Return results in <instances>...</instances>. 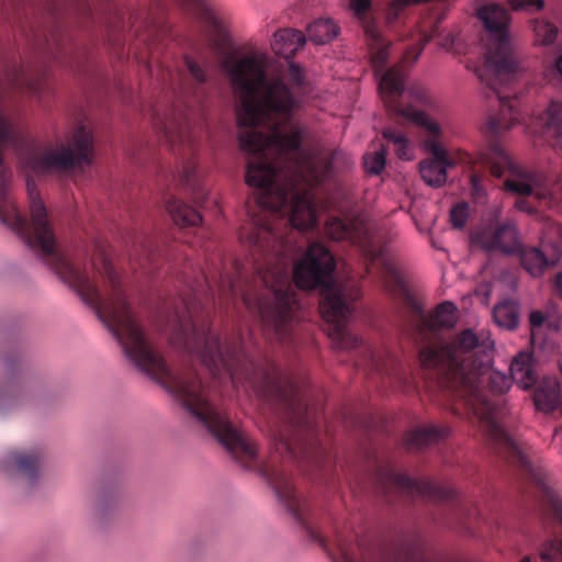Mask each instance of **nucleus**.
I'll return each instance as SVG.
<instances>
[{"instance_id":"nucleus-1","label":"nucleus","mask_w":562,"mask_h":562,"mask_svg":"<svg viewBox=\"0 0 562 562\" xmlns=\"http://www.w3.org/2000/svg\"><path fill=\"white\" fill-rule=\"evenodd\" d=\"M494 342L485 330L464 329L450 344L425 346L419 352L426 369H436L439 386L461 401L483 424L493 439L513 449L518 462L527 470L530 463L518 449L499 422L496 404L485 393H505L512 385L510 376L491 368Z\"/></svg>"},{"instance_id":"nucleus-2","label":"nucleus","mask_w":562,"mask_h":562,"mask_svg":"<svg viewBox=\"0 0 562 562\" xmlns=\"http://www.w3.org/2000/svg\"><path fill=\"white\" fill-rule=\"evenodd\" d=\"M336 262L331 252L321 243H312L304 256L293 266V280L297 288H322V312L330 324V337L338 348H356L360 339L347 325L351 317V302L358 292L349 285H340L333 279Z\"/></svg>"},{"instance_id":"nucleus-3","label":"nucleus","mask_w":562,"mask_h":562,"mask_svg":"<svg viewBox=\"0 0 562 562\" xmlns=\"http://www.w3.org/2000/svg\"><path fill=\"white\" fill-rule=\"evenodd\" d=\"M477 16L487 31L486 65L494 75L491 85L501 103L499 114L490 117L487 128L493 136H501L519 122V113L512 100L497 90V86H508L517 78L519 61L509 40L510 18L507 10L491 3L482 7Z\"/></svg>"},{"instance_id":"nucleus-4","label":"nucleus","mask_w":562,"mask_h":562,"mask_svg":"<svg viewBox=\"0 0 562 562\" xmlns=\"http://www.w3.org/2000/svg\"><path fill=\"white\" fill-rule=\"evenodd\" d=\"M405 89V72L401 66L392 67L381 75L379 90L387 106L398 116L413 122L422 128L427 138L424 140L425 148L432 155L419 164V171L423 180L430 187H441L447 181V169L453 166L447 150L440 143L442 130L440 124L426 112L414 106L400 105L397 98Z\"/></svg>"},{"instance_id":"nucleus-5","label":"nucleus","mask_w":562,"mask_h":562,"mask_svg":"<svg viewBox=\"0 0 562 562\" xmlns=\"http://www.w3.org/2000/svg\"><path fill=\"white\" fill-rule=\"evenodd\" d=\"M183 63L188 74L194 80V83L183 91V104L187 109L186 116L184 119L171 122H162L160 117H155L154 124L158 131L165 134L170 143L177 145L181 150L180 180L184 186L192 188L194 202L201 204L206 198V193L201 188H198L195 183L196 165L192 157L195 136L189 121L200 115L204 109L209 98V90L205 86L207 75L204 68L189 56L184 57Z\"/></svg>"},{"instance_id":"nucleus-6","label":"nucleus","mask_w":562,"mask_h":562,"mask_svg":"<svg viewBox=\"0 0 562 562\" xmlns=\"http://www.w3.org/2000/svg\"><path fill=\"white\" fill-rule=\"evenodd\" d=\"M92 134L79 126L66 140L43 145L25 158V167L38 175L70 176L92 161Z\"/></svg>"},{"instance_id":"nucleus-7","label":"nucleus","mask_w":562,"mask_h":562,"mask_svg":"<svg viewBox=\"0 0 562 562\" xmlns=\"http://www.w3.org/2000/svg\"><path fill=\"white\" fill-rule=\"evenodd\" d=\"M480 165L495 178H504V189L520 195L515 206L524 212L532 213L535 209L524 196L535 195L539 200H547L552 195L550 181L540 173L524 169L515 164L499 144H492L481 154Z\"/></svg>"},{"instance_id":"nucleus-8","label":"nucleus","mask_w":562,"mask_h":562,"mask_svg":"<svg viewBox=\"0 0 562 562\" xmlns=\"http://www.w3.org/2000/svg\"><path fill=\"white\" fill-rule=\"evenodd\" d=\"M316 541L334 560L341 562H461L435 559L416 544H406L389 552H379L362 542H353L350 537L340 531H337L333 539H324L316 535ZM520 562L530 561L528 558H524Z\"/></svg>"},{"instance_id":"nucleus-9","label":"nucleus","mask_w":562,"mask_h":562,"mask_svg":"<svg viewBox=\"0 0 562 562\" xmlns=\"http://www.w3.org/2000/svg\"><path fill=\"white\" fill-rule=\"evenodd\" d=\"M42 453L38 449H14L0 460V471L22 492L29 493L40 476Z\"/></svg>"},{"instance_id":"nucleus-10","label":"nucleus","mask_w":562,"mask_h":562,"mask_svg":"<svg viewBox=\"0 0 562 562\" xmlns=\"http://www.w3.org/2000/svg\"><path fill=\"white\" fill-rule=\"evenodd\" d=\"M378 481L385 492L395 488L411 496H423L432 501L450 499L456 493L451 487L440 486L424 479H412L392 469L381 470Z\"/></svg>"},{"instance_id":"nucleus-11","label":"nucleus","mask_w":562,"mask_h":562,"mask_svg":"<svg viewBox=\"0 0 562 562\" xmlns=\"http://www.w3.org/2000/svg\"><path fill=\"white\" fill-rule=\"evenodd\" d=\"M471 239L485 251L499 250L506 255L517 254L522 246L516 225L509 221L480 227Z\"/></svg>"},{"instance_id":"nucleus-12","label":"nucleus","mask_w":562,"mask_h":562,"mask_svg":"<svg viewBox=\"0 0 562 562\" xmlns=\"http://www.w3.org/2000/svg\"><path fill=\"white\" fill-rule=\"evenodd\" d=\"M540 494L543 507L555 521L559 532L562 533V499L548 484L540 483ZM542 562H562V540H551L541 551Z\"/></svg>"},{"instance_id":"nucleus-13","label":"nucleus","mask_w":562,"mask_h":562,"mask_svg":"<svg viewBox=\"0 0 562 562\" xmlns=\"http://www.w3.org/2000/svg\"><path fill=\"white\" fill-rule=\"evenodd\" d=\"M457 311L456 304L450 301L440 303L429 314L416 308L418 330L423 334L425 330L435 331L438 329L451 328L458 319Z\"/></svg>"},{"instance_id":"nucleus-14","label":"nucleus","mask_w":562,"mask_h":562,"mask_svg":"<svg viewBox=\"0 0 562 562\" xmlns=\"http://www.w3.org/2000/svg\"><path fill=\"white\" fill-rule=\"evenodd\" d=\"M438 20L430 29L429 33L422 32L418 36L417 46L408 49L404 56V61L413 64L420 56L424 46L431 40L438 38L439 46L443 49H451L454 46L456 35L451 31L440 30L438 26Z\"/></svg>"},{"instance_id":"nucleus-15","label":"nucleus","mask_w":562,"mask_h":562,"mask_svg":"<svg viewBox=\"0 0 562 562\" xmlns=\"http://www.w3.org/2000/svg\"><path fill=\"white\" fill-rule=\"evenodd\" d=\"M364 33L371 53L372 64L378 74L382 72L389 56L390 43L382 36L374 23L364 25Z\"/></svg>"},{"instance_id":"nucleus-16","label":"nucleus","mask_w":562,"mask_h":562,"mask_svg":"<svg viewBox=\"0 0 562 562\" xmlns=\"http://www.w3.org/2000/svg\"><path fill=\"white\" fill-rule=\"evenodd\" d=\"M509 371L512 383L516 382L521 390H527L536 384L537 376L532 366V358L529 353H518L513 359Z\"/></svg>"},{"instance_id":"nucleus-17","label":"nucleus","mask_w":562,"mask_h":562,"mask_svg":"<svg viewBox=\"0 0 562 562\" xmlns=\"http://www.w3.org/2000/svg\"><path fill=\"white\" fill-rule=\"evenodd\" d=\"M509 371L512 383L516 382L521 390H527L536 384L537 376L532 366V358L529 353H518L513 359Z\"/></svg>"},{"instance_id":"nucleus-18","label":"nucleus","mask_w":562,"mask_h":562,"mask_svg":"<svg viewBox=\"0 0 562 562\" xmlns=\"http://www.w3.org/2000/svg\"><path fill=\"white\" fill-rule=\"evenodd\" d=\"M32 394V389L24 382L10 381L0 387V415L24 403Z\"/></svg>"},{"instance_id":"nucleus-19","label":"nucleus","mask_w":562,"mask_h":562,"mask_svg":"<svg viewBox=\"0 0 562 562\" xmlns=\"http://www.w3.org/2000/svg\"><path fill=\"white\" fill-rule=\"evenodd\" d=\"M543 133L551 145L562 148V103L551 102L541 115Z\"/></svg>"},{"instance_id":"nucleus-20","label":"nucleus","mask_w":562,"mask_h":562,"mask_svg":"<svg viewBox=\"0 0 562 562\" xmlns=\"http://www.w3.org/2000/svg\"><path fill=\"white\" fill-rule=\"evenodd\" d=\"M449 429L447 427L429 425L412 430L406 438L408 448H424L447 437Z\"/></svg>"},{"instance_id":"nucleus-21","label":"nucleus","mask_w":562,"mask_h":562,"mask_svg":"<svg viewBox=\"0 0 562 562\" xmlns=\"http://www.w3.org/2000/svg\"><path fill=\"white\" fill-rule=\"evenodd\" d=\"M518 252L520 254V263L522 268L533 278L541 277L550 266L555 263L554 260L550 261L537 247H521Z\"/></svg>"},{"instance_id":"nucleus-22","label":"nucleus","mask_w":562,"mask_h":562,"mask_svg":"<svg viewBox=\"0 0 562 562\" xmlns=\"http://www.w3.org/2000/svg\"><path fill=\"white\" fill-rule=\"evenodd\" d=\"M561 389L555 380L544 381L535 392V405L543 412L554 411L561 403Z\"/></svg>"},{"instance_id":"nucleus-23","label":"nucleus","mask_w":562,"mask_h":562,"mask_svg":"<svg viewBox=\"0 0 562 562\" xmlns=\"http://www.w3.org/2000/svg\"><path fill=\"white\" fill-rule=\"evenodd\" d=\"M493 319L499 328L516 329L519 324L517 302L507 299L497 303L493 308Z\"/></svg>"},{"instance_id":"nucleus-24","label":"nucleus","mask_w":562,"mask_h":562,"mask_svg":"<svg viewBox=\"0 0 562 562\" xmlns=\"http://www.w3.org/2000/svg\"><path fill=\"white\" fill-rule=\"evenodd\" d=\"M339 27L330 18H319L306 27L308 40L316 45H323L338 35Z\"/></svg>"},{"instance_id":"nucleus-25","label":"nucleus","mask_w":562,"mask_h":562,"mask_svg":"<svg viewBox=\"0 0 562 562\" xmlns=\"http://www.w3.org/2000/svg\"><path fill=\"white\" fill-rule=\"evenodd\" d=\"M167 211L177 225L194 226L202 221L201 214L182 201L170 200Z\"/></svg>"},{"instance_id":"nucleus-26","label":"nucleus","mask_w":562,"mask_h":562,"mask_svg":"<svg viewBox=\"0 0 562 562\" xmlns=\"http://www.w3.org/2000/svg\"><path fill=\"white\" fill-rule=\"evenodd\" d=\"M326 233L334 240H350L358 243V232L356 227L340 218H330L326 224Z\"/></svg>"},{"instance_id":"nucleus-27","label":"nucleus","mask_w":562,"mask_h":562,"mask_svg":"<svg viewBox=\"0 0 562 562\" xmlns=\"http://www.w3.org/2000/svg\"><path fill=\"white\" fill-rule=\"evenodd\" d=\"M383 137L395 147V154L400 159L409 160L412 158L409 151V139L406 135L396 130L395 127L389 126L383 131Z\"/></svg>"},{"instance_id":"nucleus-28","label":"nucleus","mask_w":562,"mask_h":562,"mask_svg":"<svg viewBox=\"0 0 562 562\" xmlns=\"http://www.w3.org/2000/svg\"><path fill=\"white\" fill-rule=\"evenodd\" d=\"M533 32L537 42L541 45L552 44L558 35V29L547 21H536Z\"/></svg>"},{"instance_id":"nucleus-29","label":"nucleus","mask_w":562,"mask_h":562,"mask_svg":"<svg viewBox=\"0 0 562 562\" xmlns=\"http://www.w3.org/2000/svg\"><path fill=\"white\" fill-rule=\"evenodd\" d=\"M386 162V150L381 148L363 156L364 168L372 175H379Z\"/></svg>"},{"instance_id":"nucleus-30","label":"nucleus","mask_w":562,"mask_h":562,"mask_svg":"<svg viewBox=\"0 0 562 562\" xmlns=\"http://www.w3.org/2000/svg\"><path fill=\"white\" fill-rule=\"evenodd\" d=\"M469 216V207L467 203H459L451 209L450 212V222L453 227L462 228L464 227L467 220Z\"/></svg>"},{"instance_id":"nucleus-31","label":"nucleus","mask_w":562,"mask_h":562,"mask_svg":"<svg viewBox=\"0 0 562 562\" xmlns=\"http://www.w3.org/2000/svg\"><path fill=\"white\" fill-rule=\"evenodd\" d=\"M509 4L513 10L533 13L540 11L544 2L543 0H509Z\"/></svg>"},{"instance_id":"nucleus-32","label":"nucleus","mask_w":562,"mask_h":562,"mask_svg":"<svg viewBox=\"0 0 562 562\" xmlns=\"http://www.w3.org/2000/svg\"><path fill=\"white\" fill-rule=\"evenodd\" d=\"M369 255L372 257V260L380 261L384 267L385 271L394 279H398L397 269L395 265L386 257V255L382 251L369 250Z\"/></svg>"},{"instance_id":"nucleus-33","label":"nucleus","mask_w":562,"mask_h":562,"mask_svg":"<svg viewBox=\"0 0 562 562\" xmlns=\"http://www.w3.org/2000/svg\"><path fill=\"white\" fill-rule=\"evenodd\" d=\"M471 186L473 192L477 196H483L485 194L484 190V175L481 173L479 170H473L471 177H470Z\"/></svg>"},{"instance_id":"nucleus-34","label":"nucleus","mask_w":562,"mask_h":562,"mask_svg":"<svg viewBox=\"0 0 562 562\" xmlns=\"http://www.w3.org/2000/svg\"><path fill=\"white\" fill-rule=\"evenodd\" d=\"M371 8V0H350V9L359 19H364Z\"/></svg>"},{"instance_id":"nucleus-35","label":"nucleus","mask_w":562,"mask_h":562,"mask_svg":"<svg viewBox=\"0 0 562 562\" xmlns=\"http://www.w3.org/2000/svg\"><path fill=\"white\" fill-rule=\"evenodd\" d=\"M12 81L19 86H25L34 92L37 89L35 82L29 76H26L24 71L21 69L15 70L14 78H12Z\"/></svg>"},{"instance_id":"nucleus-36","label":"nucleus","mask_w":562,"mask_h":562,"mask_svg":"<svg viewBox=\"0 0 562 562\" xmlns=\"http://www.w3.org/2000/svg\"><path fill=\"white\" fill-rule=\"evenodd\" d=\"M546 315L541 311H532L529 315V323L531 326L532 333H535L536 329L541 328L546 321Z\"/></svg>"},{"instance_id":"nucleus-37","label":"nucleus","mask_w":562,"mask_h":562,"mask_svg":"<svg viewBox=\"0 0 562 562\" xmlns=\"http://www.w3.org/2000/svg\"><path fill=\"white\" fill-rule=\"evenodd\" d=\"M555 290L558 294L562 297V271L559 272L555 277Z\"/></svg>"},{"instance_id":"nucleus-38","label":"nucleus","mask_w":562,"mask_h":562,"mask_svg":"<svg viewBox=\"0 0 562 562\" xmlns=\"http://www.w3.org/2000/svg\"><path fill=\"white\" fill-rule=\"evenodd\" d=\"M557 67H558V70L559 72L561 74L562 76V55L559 57V59L557 60Z\"/></svg>"},{"instance_id":"nucleus-39","label":"nucleus","mask_w":562,"mask_h":562,"mask_svg":"<svg viewBox=\"0 0 562 562\" xmlns=\"http://www.w3.org/2000/svg\"><path fill=\"white\" fill-rule=\"evenodd\" d=\"M460 513L463 515H467V516H470V513L468 512L465 505H462L461 508L459 509Z\"/></svg>"},{"instance_id":"nucleus-40","label":"nucleus","mask_w":562,"mask_h":562,"mask_svg":"<svg viewBox=\"0 0 562 562\" xmlns=\"http://www.w3.org/2000/svg\"><path fill=\"white\" fill-rule=\"evenodd\" d=\"M232 262H238L237 260H233Z\"/></svg>"}]
</instances>
